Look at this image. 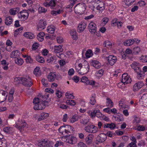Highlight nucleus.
Segmentation results:
<instances>
[{
  "label": "nucleus",
  "mask_w": 147,
  "mask_h": 147,
  "mask_svg": "<svg viewBox=\"0 0 147 147\" xmlns=\"http://www.w3.org/2000/svg\"><path fill=\"white\" fill-rule=\"evenodd\" d=\"M104 72V71L103 69L99 70L96 73L97 75L98 76L101 77L103 75Z\"/></svg>",
  "instance_id": "obj_49"
},
{
  "label": "nucleus",
  "mask_w": 147,
  "mask_h": 147,
  "mask_svg": "<svg viewBox=\"0 0 147 147\" xmlns=\"http://www.w3.org/2000/svg\"><path fill=\"white\" fill-rule=\"evenodd\" d=\"M65 130V127L64 126H62L60 127L58 129V131L60 133L63 134V133H64V131Z\"/></svg>",
  "instance_id": "obj_60"
},
{
  "label": "nucleus",
  "mask_w": 147,
  "mask_h": 147,
  "mask_svg": "<svg viewBox=\"0 0 147 147\" xmlns=\"http://www.w3.org/2000/svg\"><path fill=\"white\" fill-rule=\"evenodd\" d=\"M86 57L87 58H89L92 55V51L91 50H88L86 52L85 54Z\"/></svg>",
  "instance_id": "obj_43"
},
{
  "label": "nucleus",
  "mask_w": 147,
  "mask_h": 147,
  "mask_svg": "<svg viewBox=\"0 0 147 147\" xmlns=\"http://www.w3.org/2000/svg\"><path fill=\"white\" fill-rule=\"evenodd\" d=\"M137 129L139 131H143L145 130V127L143 125H140L138 127Z\"/></svg>",
  "instance_id": "obj_59"
},
{
  "label": "nucleus",
  "mask_w": 147,
  "mask_h": 147,
  "mask_svg": "<svg viewBox=\"0 0 147 147\" xmlns=\"http://www.w3.org/2000/svg\"><path fill=\"white\" fill-rule=\"evenodd\" d=\"M1 147H7V142L6 140L3 139L1 141Z\"/></svg>",
  "instance_id": "obj_45"
},
{
  "label": "nucleus",
  "mask_w": 147,
  "mask_h": 147,
  "mask_svg": "<svg viewBox=\"0 0 147 147\" xmlns=\"http://www.w3.org/2000/svg\"><path fill=\"white\" fill-rule=\"evenodd\" d=\"M84 65H83L82 68L80 70L81 72H80L82 74H86L89 71L90 65L87 61H85L84 63Z\"/></svg>",
  "instance_id": "obj_8"
},
{
  "label": "nucleus",
  "mask_w": 147,
  "mask_h": 147,
  "mask_svg": "<svg viewBox=\"0 0 147 147\" xmlns=\"http://www.w3.org/2000/svg\"><path fill=\"white\" fill-rule=\"evenodd\" d=\"M95 112L96 113V116L98 118H99L100 119L103 115H102L99 110H95Z\"/></svg>",
  "instance_id": "obj_44"
},
{
  "label": "nucleus",
  "mask_w": 147,
  "mask_h": 147,
  "mask_svg": "<svg viewBox=\"0 0 147 147\" xmlns=\"http://www.w3.org/2000/svg\"><path fill=\"white\" fill-rule=\"evenodd\" d=\"M28 125L24 120H19L18 122L16 123L15 127L18 129L20 131L24 130V128H27Z\"/></svg>",
  "instance_id": "obj_3"
},
{
  "label": "nucleus",
  "mask_w": 147,
  "mask_h": 147,
  "mask_svg": "<svg viewBox=\"0 0 147 147\" xmlns=\"http://www.w3.org/2000/svg\"><path fill=\"white\" fill-rule=\"evenodd\" d=\"M133 117L134 119L132 121V123L134 125H137L140 122L141 120L138 117L135 115L133 116Z\"/></svg>",
  "instance_id": "obj_24"
},
{
  "label": "nucleus",
  "mask_w": 147,
  "mask_h": 147,
  "mask_svg": "<svg viewBox=\"0 0 147 147\" xmlns=\"http://www.w3.org/2000/svg\"><path fill=\"white\" fill-rule=\"evenodd\" d=\"M39 69V67H36L34 70V73L36 76H39L41 75V72Z\"/></svg>",
  "instance_id": "obj_37"
},
{
  "label": "nucleus",
  "mask_w": 147,
  "mask_h": 147,
  "mask_svg": "<svg viewBox=\"0 0 147 147\" xmlns=\"http://www.w3.org/2000/svg\"><path fill=\"white\" fill-rule=\"evenodd\" d=\"M122 83L125 84L130 83L131 81V78H130L127 73L123 74L122 76Z\"/></svg>",
  "instance_id": "obj_9"
},
{
  "label": "nucleus",
  "mask_w": 147,
  "mask_h": 147,
  "mask_svg": "<svg viewBox=\"0 0 147 147\" xmlns=\"http://www.w3.org/2000/svg\"><path fill=\"white\" fill-rule=\"evenodd\" d=\"M65 96L68 98L73 99L75 97L72 94H70L67 92L65 93Z\"/></svg>",
  "instance_id": "obj_48"
},
{
  "label": "nucleus",
  "mask_w": 147,
  "mask_h": 147,
  "mask_svg": "<svg viewBox=\"0 0 147 147\" xmlns=\"http://www.w3.org/2000/svg\"><path fill=\"white\" fill-rule=\"evenodd\" d=\"M86 8V4L84 3H80L77 4L74 8L75 13L79 15L84 13Z\"/></svg>",
  "instance_id": "obj_1"
},
{
  "label": "nucleus",
  "mask_w": 147,
  "mask_h": 147,
  "mask_svg": "<svg viewBox=\"0 0 147 147\" xmlns=\"http://www.w3.org/2000/svg\"><path fill=\"white\" fill-rule=\"evenodd\" d=\"M139 64L136 62H134L131 65V67L134 69L137 67H138V66Z\"/></svg>",
  "instance_id": "obj_52"
},
{
  "label": "nucleus",
  "mask_w": 147,
  "mask_h": 147,
  "mask_svg": "<svg viewBox=\"0 0 147 147\" xmlns=\"http://www.w3.org/2000/svg\"><path fill=\"white\" fill-rule=\"evenodd\" d=\"M85 131L89 133H95L98 131V128L92 125H89L85 127Z\"/></svg>",
  "instance_id": "obj_6"
},
{
  "label": "nucleus",
  "mask_w": 147,
  "mask_h": 147,
  "mask_svg": "<svg viewBox=\"0 0 147 147\" xmlns=\"http://www.w3.org/2000/svg\"><path fill=\"white\" fill-rule=\"evenodd\" d=\"M116 6L115 5L113 4H111L109 7V9L110 11H113L115 8Z\"/></svg>",
  "instance_id": "obj_55"
},
{
  "label": "nucleus",
  "mask_w": 147,
  "mask_h": 147,
  "mask_svg": "<svg viewBox=\"0 0 147 147\" xmlns=\"http://www.w3.org/2000/svg\"><path fill=\"white\" fill-rule=\"evenodd\" d=\"M92 65L95 68L98 69L100 68L101 65L100 63L96 60L92 61L91 62Z\"/></svg>",
  "instance_id": "obj_22"
},
{
  "label": "nucleus",
  "mask_w": 147,
  "mask_h": 147,
  "mask_svg": "<svg viewBox=\"0 0 147 147\" xmlns=\"http://www.w3.org/2000/svg\"><path fill=\"white\" fill-rule=\"evenodd\" d=\"M141 51L140 49V47H135L133 49V53L135 55L138 54Z\"/></svg>",
  "instance_id": "obj_39"
},
{
  "label": "nucleus",
  "mask_w": 147,
  "mask_h": 147,
  "mask_svg": "<svg viewBox=\"0 0 147 147\" xmlns=\"http://www.w3.org/2000/svg\"><path fill=\"white\" fill-rule=\"evenodd\" d=\"M41 117L43 118V119L47 118L49 116V114L44 112L42 113L40 115Z\"/></svg>",
  "instance_id": "obj_51"
},
{
  "label": "nucleus",
  "mask_w": 147,
  "mask_h": 147,
  "mask_svg": "<svg viewBox=\"0 0 147 147\" xmlns=\"http://www.w3.org/2000/svg\"><path fill=\"white\" fill-rule=\"evenodd\" d=\"M39 44L37 43H34L32 45V49L33 50H35L39 47Z\"/></svg>",
  "instance_id": "obj_56"
},
{
  "label": "nucleus",
  "mask_w": 147,
  "mask_h": 147,
  "mask_svg": "<svg viewBox=\"0 0 147 147\" xmlns=\"http://www.w3.org/2000/svg\"><path fill=\"white\" fill-rule=\"evenodd\" d=\"M19 54L20 53L19 51L18 50L13 51L11 54L10 57L15 59L20 56Z\"/></svg>",
  "instance_id": "obj_25"
},
{
  "label": "nucleus",
  "mask_w": 147,
  "mask_h": 147,
  "mask_svg": "<svg viewBox=\"0 0 147 147\" xmlns=\"http://www.w3.org/2000/svg\"><path fill=\"white\" fill-rule=\"evenodd\" d=\"M18 16L21 21H25L28 18L29 12L26 10H23L18 13Z\"/></svg>",
  "instance_id": "obj_4"
},
{
  "label": "nucleus",
  "mask_w": 147,
  "mask_h": 147,
  "mask_svg": "<svg viewBox=\"0 0 147 147\" xmlns=\"http://www.w3.org/2000/svg\"><path fill=\"white\" fill-rule=\"evenodd\" d=\"M93 137L92 134H89L85 138V141L87 144L90 145L91 144Z\"/></svg>",
  "instance_id": "obj_21"
},
{
  "label": "nucleus",
  "mask_w": 147,
  "mask_h": 147,
  "mask_svg": "<svg viewBox=\"0 0 147 147\" xmlns=\"http://www.w3.org/2000/svg\"><path fill=\"white\" fill-rule=\"evenodd\" d=\"M23 28L22 27H21L20 28L17 29L14 32V36L15 37H16L17 36L18 34L20 32H21L23 30Z\"/></svg>",
  "instance_id": "obj_42"
},
{
  "label": "nucleus",
  "mask_w": 147,
  "mask_h": 147,
  "mask_svg": "<svg viewBox=\"0 0 147 147\" xmlns=\"http://www.w3.org/2000/svg\"><path fill=\"white\" fill-rule=\"evenodd\" d=\"M66 103L67 105H70L71 106H74L76 105L75 100H67Z\"/></svg>",
  "instance_id": "obj_41"
},
{
  "label": "nucleus",
  "mask_w": 147,
  "mask_h": 147,
  "mask_svg": "<svg viewBox=\"0 0 147 147\" xmlns=\"http://www.w3.org/2000/svg\"><path fill=\"white\" fill-rule=\"evenodd\" d=\"M63 51V49L61 45L55 46L54 47V51L56 53H59L62 52Z\"/></svg>",
  "instance_id": "obj_27"
},
{
  "label": "nucleus",
  "mask_w": 147,
  "mask_h": 147,
  "mask_svg": "<svg viewBox=\"0 0 147 147\" xmlns=\"http://www.w3.org/2000/svg\"><path fill=\"white\" fill-rule=\"evenodd\" d=\"M70 34L72 38L75 40L78 39V37L76 34V32L75 30H73L70 32Z\"/></svg>",
  "instance_id": "obj_32"
},
{
  "label": "nucleus",
  "mask_w": 147,
  "mask_h": 147,
  "mask_svg": "<svg viewBox=\"0 0 147 147\" xmlns=\"http://www.w3.org/2000/svg\"><path fill=\"white\" fill-rule=\"evenodd\" d=\"M38 11L39 13H41L45 12L47 11V10L43 7H40L38 8Z\"/></svg>",
  "instance_id": "obj_57"
},
{
  "label": "nucleus",
  "mask_w": 147,
  "mask_h": 147,
  "mask_svg": "<svg viewBox=\"0 0 147 147\" xmlns=\"http://www.w3.org/2000/svg\"><path fill=\"white\" fill-rule=\"evenodd\" d=\"M17 79L20 81L22 84L25 86L30 87L32 84L31 79L29 76H26L19 77L17 78Z\"/></svg>",
  "instance_id": "obj_2"
},
{
  "label": "nucleus",
  "mask_w": 147,
  "mask_h": 147,
  "mask_svg": "<svg viewBox=\"0 0 147 147\" xmlns=\"http://www.w3.org/2000/svg\"><path fill=\"white\" fill-rule=\"evenodd\" d=\"M41 102V101L38 98H35L33 100V102L36 105V104H38L39 102Z\"/></svg>",
  "instance_id": "obj_62"
},
{
  "label": "nucleus",
  "mask_w": 147,
  "mask_h": 147,
  "mask_svg": "<svg viewBox=\"0 0 147 147\" xmlns=\"http://www.w3.org/2000/svg\"><path fill=\"white\" fill-rule=\"evenodd\" d=\"M134 42L135 41L134 39L129 40L124 42L123 44L125 46H130L133 44Z\"/></svg>",
  "instance_id": "obj_33"
},
{
  "label": "nucleus",
  "mask_w": 147,
  "mask_h": 147,
  "mask_svg": "<svg viewBox=\"0 0 147 147\" xmlns=\"http://www.w3.org/2000/svg\"><path fill=\"white\" fill-rule=\"evenodd\" d=\"M15 63L19 65H21L24 63V61L21 58L20 56L18 57L15 59Z\"/></svg>",
  "instance_id": "obj_28"
},
{
  "label": "nucleus",
  "mask_w": 147,
  "mask_h": 147,
  "mask_svg": "<svg viewBox=\"0 0 147 147\" xmlns=\"http://www.w3.org/2000/svg\"><path fill=\"white\" fill-rule=\"evenodd\" d=\"M96 95L94 94H92L90 99V103L92 105H94L96 102L95 100Z\"/></svg>",
  "instance_id": "obj_31"
},
{
  "label": "nucleus",
  "mask_w": 147,
  "mask_h": 147,
  "mask_svg": "<svg viewBox=\"0 0 147 147\" xmlns=\"http://www.w3.org/2000/svg\"><path fill=\"white\" fill-rule=\"evenodd\" d=\"M55 2L54 0H51L49 3V6L54 7L55 5Z\"/></svg>",
  "instance_id": "obj_61"
},
{
  "label": "nucleus",
  "mask_w": 147,
  "mask_h": 147,
  "mask_svg": "<svg viewBox=\"0 0 147 147\" xmlns=\"http://www.w3.org/2000/svg\"><path fill=\"white\" fill-rule=\"evenodd\" d=\"M7 92L3 90H0V103L4 102L6 99Z\"/></svg>",
  "instance_id": "obj_12"
},
{
  "label": "nucleus",
  "mask_w": 147,
  "mask_h": 147,
  "mask_svg": "<svg viewBox=\"0 0 147 147\" xmlns=\"http://www.w3.org/2000/svg\"><path fill=\"white\" fill-rule=\"evenodd\" d=\"M45 103L43 102H40L38 104H36L34 107V109L35 110H42L45 108Z\"/></svg>",
  "instance_id": "obj_18"
},
{
  "label": "nucleus",
  "mask_w": 147,
  "mask_h": 147,
  "mask_svg": "<svg viewBox=\"0 0 147 147\" xmlns=\"http://www.w3.org/2000/svg\"><path fill=\"white\" fill-rule=\"evenodd\" d=\"M13 22V19L11 17L8 16L5 18V24L7 26L10 25Z\"/></svg>",
  "instance_id": "obj_26"
},
{
  "label": "nucleus",
  "mask_w": 147,
  "mask_h": 147,
  "mask_svg": "<svg viewBox=\"0 0 147 147\" xmlns=\"http://www.w3.org/2000/svg\"><path fill=\"white\" fill-rule=\"evenodd\" d=\"M140 101L142 102L144 106H147V93L143 94L140 100Z\"/></svg>",
  "instance_id": "obj_20"
},
{
  "label": "nucleus",
  "mask_w": 147,
  "mask_h": 147,
  "mask_svg": "<svg viewBox=\"0 0 147 147\" xmlns=\"http://www.w3.org/2000/svg\"><path fill=\"white\" fill-rule=\"evenodd\" d=\"M23 36L29 39H33L34 38V35L31 32H25Z\"/></svg>",
  "instance_id": "obj_23"
},
{
  "label": "nucleus",
  "mask_w": 147,
  "mask_h": 147,
  "mask_svg": "<svg viewBox=\"0 0 147 147\" xmlns=\"http://www.w3.org/2000/svg\"><path fill=\"white\" fill-rule=\"evenodd\" d=\"M81 81L82 82L85 83L86 84L87 83H88V78L85 76H83L81 78Z\"/></svg>",
  "instance_id": "obj_53"
},
{
  "label": "nucleus",
  "mask_w": 147,
  "mask_h": 147,
  "mask_svg": "<svg viewBox=\"0 0 147 147\" xmlns=\"http://www.w3.org/2000/svg\"><path fill=\"white\" fill-rule=\"evenodd\" d=\"M36 61L38 62L43 63L45 62L44 59L43 57L40 55H38L36 57Z\"/></svg>",
  "instance_id": "obj_36"
},
{
  "label": "nucleus",
  "mask_w": 147,
  "mask_h": 147,
  "mask_svg": "<svg viewBox=\"0 0 147 147\" xmlns=\"http://www.w3.org/2000/svg\"><path fill=\"white\" fill-rule=\"evenodd\" d=\"M55 28L53 26H50L48 27L47 29V32L51 34L54 33Z\"/></svg>",
  "instance_id": "obj_30"
},
{
  "label": "nucleus",
  "mask_w": 147,
  "mask_h": 147,
  "mask_svg": "<svg viewBox=\"0 0 147 147\" xmlns=\"http://www.w3.org/2000/svg\"><path fill=\"white\" fill-rule=\"evenodd\" d=\"M144 83L142 82H138L135 84L133 87V90L134 92L138 91L144 85Z\"/></svg>",
  "instance_id": "obj_13"
},
{
  "label": "nucleus",
  "mask_w": 147,
  "mask_h": 147,
  "mask_svg": "<svg viewBox=\"0 0 147 147\" xmlns=\"http://www.w3.org/2000/svg\"><path fill=\"white\" fill-rule=\"evenodd\" d=\"M80 123L84 125L88 124L89 122V117L85 115L80 116Z\"/></svg>",
  "instance_id": "obj_10"
},
{
  "label": "nucleus",
  "mask_w": 147,
  "mask_h": 147,
  "mask_svg": "<svg viewBox=\"0 0 147 147\" xmlns=\"http://www.w3.org/2000/svg\"><path fill=\"white\" fill-rule=\"evenodd\" d=\"M144 73L143 71L141 72L140 73L138 74L137 75V78L139 79H141L143 78L144 76Z\"/></svg>",
  "instance_id": "obj_50"
},
{
  "label": "nucleus",
  "mask_w": 147,
  "mask_h": 147,
  "mask_svg": "<svg viewBox=\"0 0 147 147\" xmlns=\"http://www.w3.org/2000/svg\"><path fill=\"white\" fill-rule=\"evenodd\" d=\"M86 23L83 22H81L78 27V31L79 32H82L85 29L86 26Z\"/></svg>",
  "instance_id": "obj_17"
},
{
  "label": "nucleus",
  "mask_w": 147,
  "mask_h": 147,
  "mask_svg": "<svg viewBox=\"0 0 147 147\" xmlns=\"http://www.w3.org/2000/svg\"><path fill=\"white\" fill-rule=\"evenodd\" d=\"M47 23L45 19L40 20L37 25L36 29L37 30L41 31L46 27Z\"/></svg>",
  "instance_id": "obj_7"
},
{
  "label": "nucleus",
  "mask_w": 147,
  "mask_h": 147,
  "mask_svg": "<svg viewBox=\"0 0 147 147\" xmlns=\"http://www.w3.org/2000/svg\"><path fill=\"white\" fill-rule=\"evenodd\" d=\"M107 139V135L104 134H101L97 137V140L99 142H102Z\"/></svg>",
  "instance_id": "obj_19"
},
{
  "label": "nucleus",
  "mask_w": 147,
  "mask_h": 147,
  "mask_svg": "<svg viewBox=\"0 0 147 147\" xmlns=\"http://www.w3.org/2000/svg\"><path fill=\"white\" fill-rule=\"evenodd\" d=\"M77 0H70V5L67 6V8L70 9L71 11H72L71 8L72 7Z\"/></svg>",
  "instance_id": "obj_38"
},
{
  "label": "nucleus",
  "mask_w": 147,
  "mask_h": 147,
  "mask_svg": "<svg viewBox=\"0 0 147 147\" xmlns=\"http://www.w3.org/2000/svg\"><path fill=\"white\" fill-rule=\"evenodd\" d=\"M89 31L91 34H95L96 32V26L94 22H91L88 25Z\"/></svg>",
  "instance_id": "obj_11"
},
{
  "label": "nucleus",
  "mask_w": 147,
  "mask_h": 147,
  "mask_svg": "<svg viewBox=\"0 0 147 147\" xmlns=\"http://www.w3.org/2000/svg\"><path fill=\"white\" fill-rule=\"evenodd\" d=\"M141 58V59L142 60L143 62H147V55L142 56Z\"/></svg>",
  "instance_id": "obj_63"
},
{
  "label": "nucleus",
  "mask_w": 147,
  "mask_h": 147,
  "mask_svg": "<svg viewBox=\"0 0 147 147\" xmlns=\"http://www.w3.org/2000/svg\"><path fill=\"white\" fill-rule=\"evenodd\" d=\"M107 105L110 107H112L113 105V103L110 98H107Z\"/></svg>",
  "instance_id": "obj_35"
},
{
  "label": "nucleus",
  "mask_w": 147,
  "mask_h": 147,
  "mask_svg": "<svg viewBox=\"0 0 147 147\" xmlns=\"http://www.w3.org/2000/svg\"><path fill=\"white\" fill-rule=\"evenodd\" d=\"M12 128L9 127H6L3 128L4 131L7 133H9L11 131Z\"/></svg>",
  "instance_id": "obj_46"
},
{
  "label": "nucleus",
  "mask_w": 147,
  "mask_h": 147,
  "mask_svg": "<svg viewBox=\"0 0 147 147\" xmlns=\"http://www.w3.org/2000/svg\"><path fill=\"white\" fill-rule=\"evenodd\" d=\"M135 1V0H124V2L126 5L129 6L132 5Z\"/></svg>",
  "instance_id": "obj_34"
},
{
  "label": "nucleus",
  "mask_w": 147,
  "mask_h": 147,
  "mask_svg": "<svg viewBox=\"0 0 147 147\" xmlns=\"http://www.w3.org/2000/svg\"><path fill=\"white\" fill-rule=\"evenodd\" d=\"M48 81L50 82L54 81L55 79L58 80L61 79V75L56 74L55 72L50 73L47 76Z\"/></svg>",
  "instance_id": "obj_5"
},
{
  "label": "nucleus",
  "mask_w": 147,
  "mask_h": 147,
  "mask_svg": "<svg viewBox=\"0 0 147 147\" xmlns=\"http://www.w3.org/2000/svg\"><path fill=\"white\" fill-rule=\"evenodd\" d=\"M42 83L43 85L45 87H47L48 85L47 80L43 78L42 80Z\"/></svg>",
  "instance_id": "obj_58"
},
{
  "label": "nucleus",
  "mask_w": 147,
  "mask_h": 147,
  "mask_svg": "<svg viewBox=\"0 0 147 147\" xmlns=\"http://www.w3.org/2000/svg\"><path fill=\"white\" fill-rule=\"evenodd\" d=\"M19 8L16 7L10 9L9 10V12L11 15H14L16 13H18L19 11Z\"/></svg>",
  "instance_id": "obj_29"
},
{
  "label": "nucleus",
  "mask_w": 147,
  "mask_h": 147,
  "mask_svg": "<svg viewBox=\"0 0 147 147\" xmlns=\"http://www.w3.org/2000/svg\"><path fill=\"white\" fill-rule=\"evenodd\" d=\"M77 141L76 138L74 136H69L66 137V140L65 142L68 143L74 144L76 143Z\"/></svg>",
  "instance_id": "obj_14"
},
{
  "label": "nucleus",
  "mask_w": 147,
  "mask_h": 147,
  "mask_svg": "<svg viewBox=\"0 0 147 147\" xmlns=\"http://www.w3.org/2000/svg\"><path fill=\"white\" fill-rule=\"evenodd\" d=\"M49 141H47L45 140H42L40 141L37 143V146L40 147H51V146H50L49 144Z\"/></svg>",
  "instance_id": "obj_15"
},
{
  "label": "nucleus",
  "mask_w": 147,
  "mask_h": 147,
  "mask_svg": "<svg viewBox=\"0 0 147 147\" xmlns=\"http://www.w3.org/2000/svg\"><path fill=\"white\" fill-rule=\"evenodd\" d=\"M78 147H86V145L82 142H79L78 145Z\"/></svg>",
  "instance_id": "obj_64"
},
{
  "label": "nucleus",
  "mask_w": 147,
  "mask_h": 147,
  "mask_svg": "<svg viewBox=\"0 0 147 147\" xmlns=\"http://www.w3.org/2000/svg\"><path fill=\"white\" fill-rule=\"evenodd\" d=\"M108 61L110 65H113L117 61L116 57L113 55H110L108 57Z\"/></svg>",
  "instance_id": "obj_16"
},
{
  "label": "nucleus",
  "mask_w": 147,
  "mask_h": 147,
  "mask_svg": "<svg viewBox=\"0 0 147 147\" xmlns=\"http://www.w3.org/2000/svg\"><path fill=\"white\" fill-rule=\"evenodd\" d=\"M80 117V116L77 115H73L70 119V121L72 123H74L78 121Z\"/></svg>",
  "instance_id": "obj_40"
},
{
  "label": "nucleus",
  "mask_w": 147,
  "mask_h": 147,
  "mask_svg": "<svg viewBox=\"0 0 147 147\" xmlns=\"http://www.w3.org/2000/svg\"><path fill=\"white\" fill-rule=\"evenodd\" d=\"M115 120L117 121H121L123 120V119L122 117H120L119 115H117L115 116H114Z\"/></svg>",
  "instance_id": "obj_47"
},
{
  "label": "nucleus",
  "mask_w": 147,
  "mask_h": 147,
  "mask_svg": "<svg viewBox=\"0 0 147 147\" xmlns=\"http://www.w3.org/2000/svg\"><path fill=\"white\" fill-rule=\"evenodd\" d=\"M26 62L27 63H31L33 62V60L30 56L28 55L26 59Z\"/></svg>",
  "instance_id": "obj_54"
}]
</instances>
